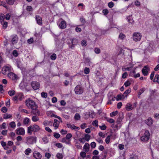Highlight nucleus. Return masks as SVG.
<instances>
[{
    "label": "nucleus",
    "mask_w": 159,
    "mask_h": 159,
    "mask_svg": "<svg viewBox=\"0 0 159 159\" xmlns=\"http://www.w3.org/2000/svg\"><path fill=\"white\" fill-rule=\"evenodd\" d=\"M25 103L27 107L33 110L37 111V106L35 102L30 98H29L25 101Z\"/></svg>",
    "instance_id": "1"
},
{
    "label": "nucleus",
    "mask_w": 159,
    "mask_h": 159,
    "mask_svg": "<svg viewBox=\"0 0 159 159\" xmlns=\"http://www.w3.org/2000/svg\"><path fill=\"white\" fill-rule=\"evenodd\" d=\"M150 134L148 130L145 131L144 134L141 137V140L143 142H147L150 139Z\"/></svg>",
    "instance_id": "2"
},
{
    "label": "nucleus",
    "mask_w": 159,
    "mask_h": 159,
    "mask_svg": "<svg viewBox=\"0 0 159 159\" xmlns=\"http://www.w3.org/2000/svg\"><path fill=\"white\" fill-rule=\"evenodd\" d=\"M36 137L34 136H28L26 138V143L28 144H32L36 142Z\"/></svg>",
    "instance_id": "3"
},
{
    "label": "nucleus",
    "mask_w": 159,
    "mask_h": 159,
    "mask_svg": "<svg viewBox=\"0 0 159 159\" xmlns=\"http://www.w3.org/2000/svg\"><path fill=\"white\" fill-rule=\"evenodd\" d=\"M142 37V35L138 32L134 33L133 35L132 39L135 42H137L140 40Z\"/></svg>",
    "instance_id": "4"
},
{
    "label": "nucleus",
    "mask_w": 159,
    "mask_h": 159,
    "mask_svg": "<svg viewBox=\"0 0 159 159\" xmlns=\"http://www.w3.org/2000/svg\"><path fill=\"white\" fill-rule=\"evenodd\" d=\"M11 66H5L3 67L2 69V73L4 75H7L11 71Z\"/></svg>",
    "instance_id": "5"
},
{
    "label": "nucleus",
    "mask_w": 159,
    "mask_h": 159,
    "mask_svg": "<svg viewBox=\"0 0 159 159\" xmlns=\"http://www.w3.org/2000/svg\"><path fill=\"white\" fill-rule=\"evenodd\" d=\"M23 98V95L21 93H17L15 96L12 98V100L14 101H17L18 100L21 101Z\"/></svg>",
    "instance_id": "6"
},
{
    "label": "nucleus",
    "mask_w": 159,
    "mask_h": 159,
    "mask_svg": "<svg viewBox=\"0 0 159 159\" xmlns=\"http://www.w3.org/2000/svg\"><path fill=\"white\" fill-rule=\"evenodd\" d=\"M122 118L119 117H118L117 120L116 122V124L115 125V127L117 129H120L122 125Z\"/></svg>",
    "instance_id": "7"
},
{
    "label": "nucleus",
    "mask_w": 159,
    "mask_h": 159,
    "mask_svg": "<svg viewBox=\"0 0 159 159\" xmlns=\"http://www.w3.org/2000/svg\"><path fill=\"white\" fill-rule=\"evenodd\" d=\"M67 42L69 44H72V45L69 46V47L72 48L74 47L75 45L77 43V40L76 39H68L67 40Z\"/></svg>",
    "instance_id": "8"
},
{
    "label": "nucleus",
    "mask_w": 159,
    "mask_h": 159,
    "mask_svg": "<svg viewBox=\"0 0 159 159\" xmlns=\"http://www.w3.org/2000/svg\"><path fill=\"white\" fill-rule=\"evenodd\" d=\"M136 105L137 103L136 102L132 104H131L130 103H128L126 105V109L127 111L131 110L136 107Z\"/></svg>",
    "instance_id": "9"
},
{
    "label": "nucleus",
    "mask_w": 159,
    "mask_h": 159,
    "mask_svg": "<svg viewBox=\"0 0 159 159\" xmlns=\"http://www.w3.org/2000/svg\"><path fill=\"white\" fill-rule=\"evenodd\" d=\"M11 42L13 44H16L18 41V37L16 35H13L11 36Z\"/></svg>",
    "instance_id": "10"
},
{
    "label": "nucleus",
    "mask_w": 159,
    "mask_h": 159,
    "mask_svg": "<svg viewBox=\"0 0 159 159\" xmlns=\"http://www.w3.org/2000/svg\"><path fill=\"white\" fill-rule=\"evenodd\" d=\"M150 71V69L148 66H144L142 70V72L144 76H147L149 73Z\"/></svg>",
    "instance_id": "11"
},
{
    "label": "nucleus",
    "mask_w": 159,
    "mask_h": 159,
    "mask_svg": "<svg viewBox=\"0 0 159 159\" xmlns=\"http://www.w3.org/2000/svg\"><path fill=\"white\" fill-rule=\"evenodd\" d=\"M15 131L16 134L18 135H23L25 134V130L22 127L17 129Z\"/></svg>",
    "instance_id": "12"
},
{
    "label": "nucleus",
    "mask_w": 159,
    "mask_h": 159,
    "mask_svg": "<svg viewBox=\"0 0 159 159\" xmlns=\"http://www.w3.org/2000/svg\"><path fill=\"white\" fill-rule=\"evenodd\" d=\"M75 92L77 94H80L82 93L83 91L81 86L79 85L77 86L75 89Z\"/></svg>",
    "instance_id": "13"
},
{
    "label": "nucleus",
    "mask_w": 159,
    "mask_h": 159,
    "mask_svg": "<svg viewBox=\"0 0 159 159\" xmlns=\"http://www.w3.org/2000/svg\"><path fill=\"white\" fill-rule=\"evenodd\" d=\"M66 125L68 128L75 131L78 130L80 129L79 127L75 126L74 124L71 125L70 124H67Z\"/></svg>",
    "instance_id": "14"
},
{
    "label": "nucleus",
    "mask_w": 159,
    "mask_h": 159,
    "mask_svg": "<svg viewBox=\"0 0 159 159\" xmlns=\"http://www.w3.org/2000/svg\"><path fill=\"white\" fill-rule=\"evenodd\" d=\"M33 156L36 159H40L42 157V155L37 151H35L34 152Z\"/></svg>",
    "instance_id": "15"
},
{
    "label": "nucleus",
    "mask_w": 159,
    "mask_h": 159,
    "mask_svg": "<svg viewBox=\"0 0 159 159\" xmlns=\"http://www.w3.org/2000/svg\"><path fill=\"white\" fill-rule=\"evenodd\" d=\"M31 85L32 87L35 90L38 89L40 86L39 83L36 82H32Z\"/></svg>",
    "instance_id": "16"
},
{
    "label": "nucleus",
    "mask_w": 159,
    "mask_h": 159,
    "mask_svg": "<svg viewBox=\"0 0 159 159\" xmlns=\"http://www.w3.org/2000/svg\"><path fill=\"white\" fill-rule=\"evenodd\" d=\"M145 123L148 126H151L153 123V120L151 117H149L145 120Z\"/></svg>",
    "instance_id": "17"
},
{
    "label": "nucleus",
    "mask_w": 159,
    "mask_h": 159,
    "mask_svg": "<svg viewBox=\"0 0 159 159\" xmlns=\"http://www.w3.org/2000/svg\"><path fill=\"white\" fill-rule=\"evenodd\" d=\"M40 141L42 144H45L47 143L48 142L49 139L47 137L44 136L40 139Z\"/></svg>",
    "instance_id": "18"
},
{
    "label": "nucleus",
    "mask_w": 159,
    "mask_h": 159,
    "mask_svg": "<svg viewBox=\"0 0 159 159\" xmlns=\"http://www.w3.org/2000/svg\"><path fill=\"white\" fill-rule=\"evenodd\" d=\"M7 76L9 78L13 80H16L17 79V75L16 74L12 72H10L8 74Z\"/></svg>",
    "instance_id": "19"
},
{
    "label": "nucleus",
    "mask_w": 159,
    "mask_h": 159,
    "mask_svg": "<svg viewBox=\"0 0 159 159\" xmlns=\"http://www.w3.org/2000/svg\"><path fill=\"white\" fill-rule=\"evenodd\" d=\"M36 19L38 24L41 25H42V20L41 17L37 15L36 16Z\"/></svg>",
    "instance_id": "20"
},
{
    "label": "nucleus",
    "mask_w": 159,
    "mask_h": 159,
    "mask_svg": "<svg viewBox=\"0 0 159 159\" xmlns=\"http://www.w3.org/2000/svg\"><path fill=\"white\" fill-rule=\"evenodd\" d=\"M60 122L57 119H54L53 124V126L54 127V129H56L59 127Z\"/></svg>",
    "instance_id": "21"
},
{
    "label": "nucleus",
    "mask_w": 159,
    "mask_h": 159,
    "mask_svg": "<svg viewBox=\"0 0 159 159\" xmlns=\"http://www.w3.org/2000/svg\"><path fill=\"white\" fill-rule=\"evenodd\" d=\"M59 27L62 29H64L66 28V22L62 20L59 25Z\"/></svg>",
    "instance_id": "22"
},
{
    "label": "nucleus",
    "mask_w": 159,
    "mask_h": 159,
    "mask_svg": "<svg viewBox=\"0 0 159 159\" xmlns=\"http://www.w3.org/2000/svg\"><path fill=\"white\" fill-rule=\"evenodd\" d=\"M83 150L85 152H88L89 150L90 145L88 143H86L84 146Z\"/></svg>",
    "instance_id": "23"
},
{
    "label": "nucleus",
    "mask_w": 159,
    "mask_h": 159,
    "mask_svg": "<svg viewBox=\"0 0 159 159\" xmlns=\"http://www.w3.org/2000/svg\"><path fill=\"white\" fill-rule=\"evenodd\" d=\"M125 98L126 97H125V95L123 94H119L117 96L116 99L117 101H118L120 100H124Z\"/></svg>",
    "instance_id": "24"
},
{
    "label": "nucleus",
    "mask_w": 159,
    "mask_h": 159,
    "mask_svg": "<svg viewBox=\"0 0 159 159\" xmlns=\"http://www.w3.org/2000/svg\"><path fill=\"white\" fill-rule=\"evenodd\" d=\"M32 126L34 132L38 131L40 129L38 125L34 124L32 125Z\"/></svg>",
    "instance_id": "25"
},
{
    "label": "nucleus",
    "mask_w": 159,
    "mask_h": 159,
    "mask_svg": "<svg viewBox=\"0 0 159 159\" xmlns=\"http://www.w3.org/2000/svg\"><path fill=\"white\" fill-rule=\"evenodd\" d=\"M153 81L159 84V74L157 73L155 75Z\"/></svg>",
    "instance_id": "26"
},
{
    "label": "nucleus",
    "mask_w": 159,
    "mask_h": 159,
    "mask_svg": "<svg viewBox=\"0 0 159 159\" xmlns=\"http://www.w3.org/2000/svg\"><path fill=\"white\" fill-rule=\"evenodd\" d=\"M33 130V129L32 126V125H30L29 127L28 128L27 133L30 134H31L33 131L34 132V130Z\"/></svg>",
    "instance_id": "27"
},
{
    "label": "nucleus",
    "mask_w": 159,
    "mask_h": 159,
    "mask_svg": "<svg viewBox=\"0 0 159 159\" xmlns=\"http://www.w3.org/2000/svg\"><path fill=\"white\" fill-rule=\"evenodd\" d=\"M145 88H142L138 92V96L139 98L140 95L143 93L145 91Z\"/></svg>",
    "instance_id": "28"
},
{
    "label": "nucleus",
    "mask_w": 159,
    "mask_h": 159,
    "mask_svg": "<svg viewBox=\"0 0 159 159\" xmlns=\"http://www.w3.org/2000/svg\"><path fill=\"white\" fill-rule=\"evenodd\" d=\"M131 92V89L129 88L127 90H126L123 94L125 95V97L127 98L128 94L129 93Z\"/></svg>",
    "instance_id": "29"
},
{
    "label": "nucleus",
    "mask_w": 159,
    "mask_h": 159,
    "mask_svg": "<svg viewBox=\"0 0 159 159\" xmlns=\"http://www.w3.org/2000/svg\"><path fill=\"white\" fill-rule=\"evenodd\" d=\"M1 144L2 146L4 148V149L7 150L8 148V147L6 145V143L5 142L1 141Z\"/></svg>",
    "instance_id": "30"
},
{
    "label": "nucleus",
    "mask_w": 159,
    "mask_h": 159,
    "mask_svg": "<svg viewBox=\"0 0 159 159\" xmlns=\"http://www.w3.org/2000/svg\"><path fill=\"white\" fill-rule=\"evenodd\" d=\"M31 152L32 150L31 149L28 148L25 151L24 153L26 155H29Z\"/></svg>",
    "instance_id": "31"
},
{
    "label": "nucleus",
    "mask_w": 159,
    "mask_h": 159,
    "mask_svg": "<svg viewBox=\"0 0 159 159\" xmlns=\"http://www.w3.org/2000/svg\"><path fill=\"white\" fill-rule=\"evenodd\" d=\"M127 19L129 23L132 24L134 21L133 20L132 16H129L127 17Z\"/></svg>",
    "instance_id": "32"
},
{
    "label": "nucleus",
    "mask_w": 159,
    "mask_h": 159,
    "mask_svg": "<svg viewBox=\"0 0 159 159\" xmlns=\"http://www.w3.org/2000/svg\"><path fill=\"white\" fill-rule=\"evenodd\" d=\"M47 115L48 116L51 117H54L55 116L52 111H48L47 112Z\"/></svg>",
    "instance_id": "33"
},
{
    "label": "nucleus",
    "mask_w": 159,
    "mask_h": 159,
    "mask_svg": "<svg viewBox=\"0 0 159 159\" xmlns=\"http://www.w3.org/2000/svg\"><path fill=\"white\" fill-rule=\"evenodd\" d=\"M129 158L130 159H138V156L135 154H132L130 155Z\"/></svg>",
    "instance_id": "34"
},
{
    "label": "nucleus",
    "mask_w": 159,
    "mask_h": 159,
    "mask_svg": "<svg viewBox=\"0 0 159 159\" xmlns=\"http://www.w3.org/2000/svg\"><path fill=\"white\" fill-rule=\"evenodd\" d=\"M32 120L33 122H36L39 120V118L36 116H33L32 117Z\"/></svg>",
    "instance_id": "35"
},
{
    "label": "nucleus",
    "mask_w": 159,
    "mask_h": 159,
    "mask_svg": "<svg viewBox=\"0 0 159 159\" xmlns=\"http://www.w3.org/2000/svg\"><path fill=\"white\" fill-rule=\"evenodd\" d=\"M90 137L91 136L90 135L85 134L84 138L86 141L88 142L90 139Z\"/></svg>",
    "instance_id": "36"
},
{
    "label": "nucleus",
    "mask_w": 159,
    "mask_h": 159,
    "mask_svg": "<svg viewBox=\"0 0 159 159\" xmlns=\"http://www.w3.org/2000/svg\"><path fill=\"white\" fill-rule=\"evenodd\" d=\"M43 125L45 126H48L52 124L51 122L50 121L47 120L44 121L43 123Z\"/></svg>",
    "instance_id": "37"
},
{
    "label": "nucleus",
    "mask_w": 159,
    "mask_h": 159,
    "mask_svg": "<svg viewBox=\"0 0 159 159\" xmlns=\"http://www.w3.org/2000/svg\"><path fill=\"white\" fill-rule=\"evenodd\" d=\"M75 146L78 149H80L82 146L80 144V143L78 141H75Z\"/></svg>",
    "instance_id": "38"
},
{
    "label": "nucleus",
    "mask_w": 159,
    "mask_h": 159,
    "mask_svg": "<svg viewBox=\"0 0 159 159\" xmlns=\"http://www.w3.org/2000/svg\"><path fill=\"white\" fill-rule=\"evenodd\" d=\"M9 126H10L13 129H14L16 126V125L15 122L14 121H12L11 122L9 123Z\"/></svg>",
    "instance_id": "39"
},
{
    "label": "nucleus",
    "mask_w": 159,
    "mask_h": 159,
    "mask_svg": "<svg viewBox=\"0 0 159 159\" xmlns=\"http://www.w3.org/2000/svg\"><path fill=\"white\" fill-rule=\"evenodd\" d=\"M15 91L11 89L8 92V94L11 96H13L15 94Z\"/></svg>",
    "instance_id": "40"
},
{
    "label": "nucleus",
    "mask_w": 159,
    "mask_h": 159,
    "mask_svg": "<svg viewBox=\"0 0 159 159\" xmlns=\"http://www.w3.org/2000/svg\"><path fill=\"white\" fill-rule=\"evenodd\" d=\"M129 76L132 77H133L134 78H137L138 77H139L140 76V74L139 73H138L137 74H135L134 75H133L132 73H130L129 74Z\"/></svg>",
    "instance_id": "41"
},
{
    "label": "nucleus",
    "mask_w": 159,
    "mask_h": 159,
    "mask_svg": "<svg viewBox=\"0 0 159 159\" xmlns=\"http://www.w3.org/2000/svg\"><path fill=\"white\" fill-rule=\"evenodd\" d=\"M16 0H6L7 3L10 5H12L13 4Z\"/></svg>",
    "instance_id": "42"
},
{
    "label": "nucleus",
    "mask_w": 159,
    "mask_h": 159,
    "mask_svg": "<svg viewBox=\"0 0 159 159\" xmlns=\"http://www.w3.org/2000/svg\"><path fill=\"white\" fill-rule=\"evenodd\" d=\"M5 15L2 13H0V22L4 21Z\"/></svg>",
    "instance_id": "43"
},
{
    "label": "nucleus",
    "mask_w": 159,
    "mask_h": 159,
    "mask_svg": "<svg viewBox=\"0 0 159 159\" xmlns=\"http://www.w3.org/2000/svg\"><path fill=\"white\" fill-rule=\"evenodd\" d=\"M84 72L86 75L89 74L90 72L89 69L87 67H85L84 70Z\"/></svg>",
    "instance_id": "44"
},
{
    "label": "nucleus",
    "mask_w": 159,
    "mask_h": 159,
    "mask_svg": "<svg viewBox=\"0 0 159 159\" xmlns=\"http://www.w3.org/2000/svg\"><path fill=\"white\" fill-rule=\"evenodd\" d=\"M11 116H12L11 114H5L4 115L3 118L4 119H7L10 118Z\"/></svg>",
    "instance_id": "45"
},
{
    "label": "nucleus",
    "mask_w": 159,
    "mask_h": 159,
    "mask_svg": "<svg viewBox=\"0 0 159 159\" xmlns=\"http://www.w3.org/2000/svg\"><path fill=\"white\" fill-rule=\"evenodd\" d=\"M30 121V119L29 118L26 117L23 120V123L25 125L27 124Z\"/></svg>",
    "instance_id": "46"
},
{
    "label": "nucleus",
    "mask_w": 159,
    "mask_h": 159,
    "mask_svg": "<svg viewBox=\"0 0 159 159\" xmlns=\"http://www.w3.org/2000/svg\"><path fill=\"white\" fill-rule=\"evenodd\" d=\"M124 51L122 49L120 48V52L118 54V55H120L122 57H124Z\"/></svg>",
    "instance_id": "47"
},
{
    "label": "nucleus",
    "mask_w": 159,
    "mask_h": 159,
    "mask_svg": "<svg viewBox=\"0 0 159 159\" xmlns=\"http://www.w3.org/2000/svg\"><path fill=\"white\" fill-rule=\"evenodd\" d=\"M131 84V82L129 80H127L124 83V85L125 87H127L130 85Z\"/></svg>",
    "instance_id": "48"
},
{
    "label": "nucleus",
    "mask_w": 159,
    "mask_h": 159,
    "mask_svg": "<svg viewBox=\"0 0 159 159\" xmlns=\"http://www.w3.org/2000/svg\"><path fill=\"white\" fill-rule=\"evenodd\" d=\"M1 24L3 26V27L6 28L7 25V22L4 21H3L1 22Z\"/></svg>",
    "instance_id": "49"
},
{
    "label": "nucleus",
    "mask_w": 159,
    "mask_h": 159,
    "mask_svg": "<svg viewBox=\"0 0 159 159\" xmlns=\"http://www.w3.org/2000/svg\"><path fill=\"white\" fill-rule=\"evenodd\" d=\"M80 118V115L78 113H76L74 116V119L76 120H79Z\"/></svg>",
    "instance_id": "50"
},
{
    "label": "nucleus",
    "mask_w": 159,
    "mask_h": 159,
    "mask_svg": "<svg viewBox=\"0 0 159 159\" xmlns=\"http://www.w3.org/2000/svg\"><path fill=\"white\" fill-rule=\"evenodd\" d=\"M80 157L85 158L86 157V153L84 152H81L80 153Z\"/></svg>",
    "instance_id": "51"
},
{
    "label": "nucleus",
    "mask_w": 159,
    "mask_h": 159,
    "mask_svg": "<svg viewBox=\"0 0 159 159\" xmlns=\"http://www.w3.org/2000/svg\"><path fill=\"white\" fill-rule=\"evenodd\" d=\"M125 35L124 34L120 33L119 36V38L120 39L123 40L125 38Z\"/></svg>",
    "instance_id": "52"
},
{
    "label": "nucleus",
    "mask_w": 159,
    "mask_h": 159,
    "mask_svg": "<svg viewBox=\"0 0 159 159\" xmlns=\"http://www.w3.org/2000/svg\"><path fill=\"white\" fill-rule=\"evenodd\" d=\"M56 156L58 159H62L63 158L62 154L59 153L57 154Z\"/></svg>",
    "instance_id": "53"
},
{
    "label": "nucleus",
    "mask_w": 159,
    "mask_h": 159,
    "mask_svg": "<svg viewBox=\"0 0 159 159\" xmlns=\"http://www.w3.org/2000/svg\"><path fill=\"white\" fill-rule=\"evenodd\" d=\"M110 136L109 135L105 139V142L107 144H108L110 142Z\"/></svg>",
    "instance_id": "54"
},
{
    "label": "nucleus",
    "mask_w": 159,
    "mask_h": 159,
    "mask_svg": "<svg viewBox=\"0 0 159 159\" xmlns=\"http://www.w3.org/2000/svg\"><path fill=\"white\" fill-rule=\"evenodd\" d=\"M118 112L117 111H113L110 114V115L111 117H113L116 116L118 113Z\"/></svg>",
    "instance_id": "55"
},
{
    "label": "nucleus",
    "mask_w": 159,
    "mask_h": 159,
    "mask_svg": "<svg viewBox=\"0 0 159 159\" xmlns=\"http://www.w3.org/2000/svg\"><path fill=\"white\" fill-rule=\"evenodd\" d=\"M41 96L43 98H46L47 97V94L46 93L43 92L41 93Z\"/></svg>",
    "instance_id": "56"
},
{
    "label": "nucleus",
    "mask_w": 159,
    "mask_h": 159,
    "mask_svg": "<svg viewBox=\"0 0 159 159\" xmlns=\"http://www.w3.org/2000/svg\"><path fill=\"white\" fill-rule=\"evenodd\" d=\"M94 51L95 52L96 54H99L100 53V50L98 48H95L94 49Z\"/></svg>",
    "instance_id": "57"
},
{
    "label": "nucleus",
    "mask_w": 159,
    "mask_h": 159,
    "mask_svg": "<svg viewBox=\"0 0 159 159\" xmlns=\"http://www.w3.org/2000/svg\"><path fill=\"white\" fill-rule=\"evenodd\" d=\"M92 124L93 126H98V121L97 120H95V121H93Z\"/></svg>",
    "instance_id": "58"
},
{
    "label": "nucleus",
    "mask_w": 159,
    "mask_h": 159,
    "mask_svg": "<svg viewBox=\"0 0 159 159\" xmlns=\"http://www.w3.org/2000/svg\"><path fill=\"white\" fill-rule=\"evenodd\" d=\"M108 5L110 8H111L113 7L114 4L112 2H111L108 3Z\"/></svg>",
    "instance_id": "59"
},
{
    "label": "nucleus",
    "mask_w": 159,
    "mask_h": 159,
    "mask_svg": "<svg viewBox=\"0 0 159 159\" xmlns=\"http://www.w3.org/2000/svg\"><path fill=\"white\" fill-rule=\"evenodd\" d=\"M107 122L110 123H113L114 122V120L113 119L111 118H107Z\"/></svg>",
    "instance_id": "60"
},
{
    "label": "nucleus",
    "mask_w": 159,
    "mask_h": 159,
    "mask_svg": "<svg viewBox=\"0 0 159 159\" xmlns=\"http://www.w3.org/2000/svg\"><path fill=\"white\" fill-rule=\"evenodd\" d=\"M56 55L55 54H53L50 57L51 59L52 60H55L56 58Z\"/></svg>",
    "instance_id": "61"
},
{
    "label": "nucleus",
    "mask_w": 159,
    "mask_h": 159,
    "mask_svg": "<svg viewBox=\"0 0 159 159\" xmlns=\"http://www.w3.org/2000/svg\"><path fill=\"white\" fill-rule=\"evenodd\" d=\"M54 136L56 139H58L60 137V134L58 133H54Z\"/></svg>",
    "instance_id": "62"
},
{
    "label": "nucleus",
    "mask_w": 159,
    "mask_h": 159,
    "mask_svg": "<svg viewBox=\"0 0 159 159\" xmlns=\"http://www.w3.org/2000/svg\"><path fill=\"white\" fill-rule=\"evenodd\" d=\"M102 12L104 15H107L109 11L107 9H104L102 10Z\"/></svg>",
    "instance_id": "63"
},
{
    "label": "nucleus",
    "mask_w": 159,
    "mask_h": 159,
    "mask_svg": "<svg viewBox=\"0 0 159 159\" xmlns=\"http://www.w3.org/2000/svg\"><path fill=\"white\" fill-rule=\"evenodd\" d=\"M72 137V135L70 133H68L66 135V139H69L71 138Z\"/></svg>",
    "instance_id": "64"
}]
</instances>
